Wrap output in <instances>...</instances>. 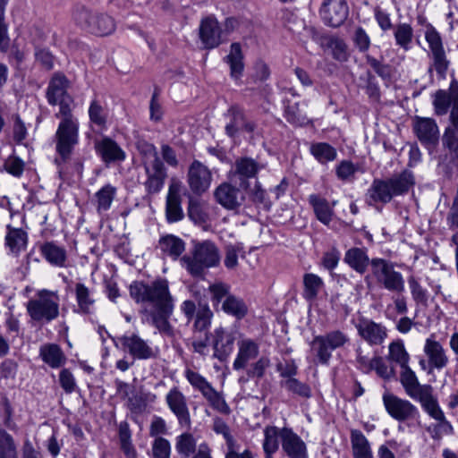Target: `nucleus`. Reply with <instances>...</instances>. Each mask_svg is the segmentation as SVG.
<instances>
[{"label":"nucleus","mask_w":458,"mask_h":458,"mask_svg":"<svg viewBox=\"0 0 458 458\" xmlns=\"http://www.w3.org/2000/svg\"><path fill=\"white\" fill-rule=\"evenodd\" d=\"M424 352L428 357L429 365L437 369H442L448 364V357L442 344L433 339L428 338L424 345Z\"/></svg>","instance_id":"obj_29"},{"label":"nucleus","mask_w":458,"mask_h":458,"mask_svg":"<svg viewBox=\"0 0 458 458\" xmlns=\"http://www.w3.org/2000/svg\"><path fill=\"white\" fill-rule=\"evenodd\" d=\"M187 213L189 218L195 224L201 225L207 222L208 215L203 210L200 202L192 197L189 199Z\"/></svg>","instance_id":"obj_58"},{"label":"nucleus","mask_w":458,"mask_h":458,"mask_svg":"<svg viewBox=\"0 0 458 458\" xmlns=\"http://www.w3.org/2000/svg\"><path fill=\"white\" fill-rule=\"evenodd\" d=\"M425 39L430 49L433 67L441 78H445L449 67L445 51L444 49L443 40L439 32L430 24L425 27Z\"/></svg>","instance_id":"obj_11"},{"label":"nucleus","mask_w":458,"mask_h":458,"mask_svg":"<svg viewBox=\"0 0 458 458\" xmlns=\"http://www.w3.org/2000/svg\"><path fill=\"white\" fill-rule=\"evenodd\" d=\"M309 203L312 207L315 216L324 225H329L334 214L333 207L329 202L318 194L309 196Z\"/></svg>","instance_id":"obj_36"},{"label":"nucleus","mask_w":458,"mask_h":458,"mask_svg":"<svg viewBox=\"0 0 458 458\" xmlns=\"http://www.w3.org/2000/svg\"><path fill=\"white\" fill-rule=\"evenodd\" d=\"M395 43L404 51L411 49V45L413 38V30L408 23H400L394 28Z\"/></svg>","instance_id":"obj_48"},{"label":"nucleus","mask_w":458,"mask_h":458,"mask_svg":"<svg viewBox=\"0 0 458 458\" xmlns=\"http://www.w3.org/2000/svg\"><path fill=\"white\" fill-rule=\"evenodd\" d=\"M303 297L308 301L317 298L318 293L324 286V282L318 276L307 273L303 276Z\"/></svg>","instance_id":"obj_43"},{"label":"nucleus","mask_w":458,"mask_h":458,"mask_svg":"<svg viewBox=\"0 0 458 458\" xmlns=\"http://www.w3.org/2000/svg\"><path fill=\"white\" fill-rule=\"evenodd\" d=\"M282 450L288 458H308L306 443L291 428H283Z\"/></svg>","instance_id":"obj_20"},{"label":"nucleus","mask_w":458,"mask_h":458,"mask_svg":"<svg viewBox=\"0 0 458 458\" xmlns=\"http://www.w3.org/2000/svg\"><path fill=\"white\" fill-rule=\"evenodd\" d=\"M358 335L369 345H381L388 335L387 328L381 323L362 318L355 325Z\"/></svg>","instance_id":"obj_15"},{"label":"nucleus","mask_w":458,"mask_h":458,"mask_svg":"<svg viewBox=\"0 0 458 458\" xmlns=\"http://www.w3.org/2000/svg\"><path fill=\"white\" fill-rule=\"evenodd\" d=\"M408 284L411 291V297L417 304H426L428 300V293L424 288L419 279L414 276L408 277Z\"/></svg>","instance_id":"obj_56"},{"label":"nucleus","mask_w":458,"mask_h":458,"mask_svg":"<svg viewBox=\"0 0 458 458\" xmlns=\"http://www.w3.org/2000/svg\"><path fill=\"white\" fill-rule=\"evenodd\" d=\"M59 301L57 292L39 290L35 298L28 301L27 312L32 320L47 324L58 318Z\"/></svg>","instance_id":"obj_6"},{"label":"nucleus","mask_w":458,"mask_h":458,"mask_svg":"<svg viewBox=\"0 0 458 458\" xmlns=\"http://www.w3.org/2000/svg\"><path fill=\"white\" fill-rule=\"evenodd\" d=\"M283 428L267 426L264 428V440L262 443L265 458H273V454L279 448V441L282 443Z\"/></svg>","instance_id":"obj_37"},{"label":"nucleus","mask_w":458,"mask_h":458,"mask_svg":"<svg viewBox=\"0 0 458 458\" xmlns=\"http://www.w3.org/2000/svg\"><path fill=\"white\" fill-rule=\"evenodd\" d=\"M171 455V444L162 437L155 438L152 444V456L153 458H170Z\"/></svg>","instance_id":"obj_61"},{"label":"nucleus","mask_w":458,"mask_h":458,"mask_svg":"<svg viewBox=\"0 0 458 458\" xmlns=\"http://www.w3.org/2000/svg\"><path fill=\"white\" fill-rule=\"evenodd\" d=\"M162 252L174 259H177L185 250V242L179 237L167 234L159 240Z\"/></svg>","instance_id":"obj_39"},{"label":"nucleus","mask_w":458,"mask_h":458,"mask_svg":"<svg viewBox=\"0 0 458 458\" xmlns=\"http://www.w3.org/2000/svg\"><path fill=\"white\" fill-rule=\"evenodd\" d=\"M310 154L321 164L334 161L337 157L336 149L327 142H315L310 145Z\"/></svg>","instance_id":"obj_41"},{"label":"nucleus","mask_w":458,"mask_h":458,"mask_svg":"<svg viewBox=\"0 0 458 458\" xmlns=\"http://www.w3.org/2000/svg\"><path fill=\"white\" fill-rule=\"evenodd\" d=\"M222 310L238 319L245 317L248 309L244 301L234 295H228L222 303Z\"/></svg>","instance_id":"obj_44"},{"label":"nucleus","mask_w":458,"mask_h":458,"mask_svg":"<svg viewBox=\"0 0 458 458\" xmlns=\"http://www.w3.org/2000/svg\"><path fill=\"white\" fill-rule=\"evenodd\" d=\"M95 148L106 164L122 162L126 158V154L123 148L109 137H104L97 141Z\"/></svg>","instance_id":"obj_27"},{"label":"nucleus","mask_w":458,"mask_h":458,"mask_svg":"<svg viewBox=\"0 0 458 458\" xmlns=\"http://www.w3.org/2000/svg\"><path fill=\"white\" fill-rule=\"evenodd\" d=\"M27 243L28 234L24 230L7 225L5 246L10 250L11 253L18 255L26 249Z\"/></svg>","instance_id":"obj_34"},{"label":"nucleus","mask_w":458,"mask_h":458,"mask_svg":"<svg viewBox=\"0 0 458 458\" xmlns=\"http://www.w3.org/2000/svg\"><path fill=\"white\" fill-rule=\"evenodd\" d=\"M75 23L81 28L91 32L95 14L83 5L77 6L72 14Z\"/></svg>","instance_id":"obj_54"},{"label":"nucleus","mask_w":458,"mask_h":458,"mask_svg":"<svg viewBox=\"0 0 458 458\" xmlns=\"http://www.w3.org/2000/svg\"><path fill=\"white\" fill-rule=\"evenodd\" d=\"M212 316L213 313L208 305L199 307L193 325L195 335H205V333H208Z\"/></svg>","instance_id":"obj_46"},{"label":"nucleus","mask_w":458,"mask_h":458,"mask_svg":"<svg viewBox=\"0 0 458 458\" xmlns=\"http://www.w3.org/2000/svg\"><path fill=\"white\" fill-rule=\"evenodd\" d=\"M212 181L210 170L201 162L194 160L188 170V184L191 191L198 195L209 188Z\"/></svg>","instance_id":"obj_17"},{"label":"nucleus","mask_w":458,"mask_h":458,"mask_svg":"<svg viewBox=\"0 0 458 458\" xmlns=\"http://www.w3.org/2000/svg\"><path fill=\"white\" fill-rule=\"evenodd\" d=\"M413 184V175L407 170L386 179H374L367 191V202L371 206L387 204L394 197L408 192Z\"/></svg>","instance_id":"obj_2"},{"label":"nucleus","mask_w":458,"mask_h":458,"mask_svg":"<svg viewBox=\"0 0 458 458\" xmlns=\"http://www.w3.org/2000/svg\"><path fill=\"white\" fill-rule=\"evenodd\" d=\"M327 46L332 50L333 57L339 62H345L348 59L347 46L345 42L335 37L327 38Z\"/></svg>","instance_id":"obj_59"},{"label":"nucleus","mask_w":458,"mask_h":458,"mask_svg":"<svg viewBox=\"0 0 458 458\" xmlns=\"http://www.w3.org/2000/svg\"><path fill=\"white\" fill-rule=\"evenodd\" d=\"M383 403L387 413L395 420L408 422V425H420V411L409 400L400 398L393 394H385Z\"/></svg>","instance_id":"obj_9"},{"label":"nucleus","mask_w":458,"mask_h":458,"mask_svg":"<svg viewBox=\"0 0 458 458\" xmlns=\"http://www.w3.org/2000/svg\"><path fill=\"white\" fill-rule=\"evenodd\" d=\"M0 458H19L15 440L6 430L0 431Z\"/></svg>","instance_id":"obj_50"},{"label":"nucleus","mask_w":458,"mask_h":458,"mask_svg":"<svg viewBox=\"0 0 458 458\" xmlns=\"http://www.w3.org/2000/svg\"><path fill=\"white\" fill-rule=\"evenodd\" d=\"M175 449L179 454L189 458L197 451L193 435L189 432L179 435L175 439Z\"/></svg>","instance_id":"obj_49"},{"label":"nucleus","mask_w":458,"mask_h":458,"mask_svg":"<svg viewBox=\"0 0 458 458\" xmlns=\"http://www.w3.org/2000/svg\"><path fill=\"white\" fill-rule=\"evenodd\" d=\"M262 168L263 165L251 157H240L235 160L233 174L238 178L240 187L246 190L248 180L255 178Z\"/></svg>","instance_id":"obj_22"},{"label":"nucleus","mask_w":458,"mask_h":458,"mask_svg":"<svg viewBox=\"0 0 458 458\" xmlns=\"http://www.w3.org/2000/svg\"><path fill=\"white\" fill-rule=\"evenodd\" d=\"M226 115L229 122L225 131L230 138H235L240 133L252 134L258 127L256 121L239 106H232Z\"/></svg>","instance_id":"obj_12"},{"label":"nucleus","mask_w":458,"mask_h":458,"mask_svg":"<svg viewBox=\"0 0 458 458\" xmlns=\"http://www.w3.org/2000/svg\"><path fill=\"white\" fill-rule=\"evenodd\" d=\"M24 162L16 156L8 157L4 163V170L14 177H21L24 171Z\"/></svg>","instance_id":"obj_63"},{"label":"nucleus","mask_w":458,"mask_h":458,"mask_svg":"<svg viewBox=\"0 0 458 458\" xmlns=\"http://www.w3.org/2000/svg\"><path fill=\"white\" fill-rule=\"evenodd\" d=\"M184 376L190 385L200 392L202 396L212 387V385L202 375L190 369L185 370Z\"/></svg>","instance_id":"obj_55"},{"label":"nucleus","mask_w":458,"mask_h":458,"mask_svg":"<svg viewBox=\"0 0 458 458\" xmlns=\"http://www.w3.org/2000/svg\"><path fill=\"white\" fill-rule=\"evenodd\" d=\"M209 406L221 414L228 415L231 409L227 404L222 392L216 391L213 386L203 395Z\"/></svg>","instance_id":"obj_45"},{"label":"nucleus","mask_w":458,"mask_h":458,"mask_svg":"<svg viewBox=\"0 0 458 458\" xmlns=\"http://www.w3.org/2000/svg\"><path fill=\"white\" fill-rule=\"evenodd\" d=\"M285 118L289 123L298 126H302L310 123L309 118L300 111L298 103L286 107Z\"/></svg>","instance_id":"obj_60"},{"label":"nucleus","mask_w":458,"mask_h":458,"mask_svg":"<svg viewBox=\"0 0 458 458\" xmlns=\"http://www.w3.org/2000/svg\"><path fill=\"white\" fill-rule=\"evenodd\" d=\"M349 8L344 0H326L320 8L324 22L331 27H339L347 19Z\"/></svg>","instance_id":"obj_16"},{"label":"nucleus","mask_w":458,"mask_h":458,"mask_svg":"<svg viewBox=\"0 0 458 458\" xmlns=\"http://www.w3.org/2000/svg\"><path fill=\"white\" fill-rule=\"evenodd\" d=\"M138 149L141 156V163L143 166L162 161L158 156L157 148L151 143L140 141L138 143Z\"/></svg>","instance_id":"obj_53"},{"label":"nucleus","mask_w":458,"mask_h":458,"mask_svg":"<svg viewBox=\"0 0 458 458\" xmlns=\"http://www.w3.org/2000/svg\"><path fill=\"white\" fill-rule=\"evenodd\" d=\"M180 263L191 276L199 277L206 269L219 265L220 252L214 242L203 241L196 243L191 253L182 256Z\"/></svg>","instance_id":"obj_4"},{"label":"nucleus","mask_w":458,"mask_h":458,"mask_svg":"<svg viewBox=\"0 0 458 458\" xmlns=\"http://www.w3.org/2000/svg\"><path fill=\"white\" fill-rule=\"evenodd\" d=\"M165 403L171 412L176 417L181 427L190 428L191 419L187 397L177 387L171 388L165 395Z\"/></svg>","instance_id":"obj_14"},{"label":"nucleus","mask_w":458,"mask_h":458,"mask_svg":"<svg viewBox=\"0 0 458 458\" xmlns=\"http://www.w3.org/2000/svg\"><path fill=\"white\" fill-rule=\"evenodd\" d=\"M115 23L114 19L106 14H95L91 32L98 36H106L114 31Z\"/></svg>","instance_id":"obj_47"},{"label":"nucleus","mask_w":458,"mask_h":458,"mask_svg":"<svg viewBox=\"0 0 458 458\" xmlns=\"http://www.w3.org/2000/svg\"><path fill=\"white\" fill-rule=\"evenodd\" d=\"M143 167L147 177L143 182L146 192L150 195L158 193L163 189L167 177L164 163L161 161L152 165L148 164Z\"/></svg>","instance_id":"obj_21"},{"label":"nucleus","mask_w":458,"mask_h":458,"mask_svg":"<svg viewBox=\"0 0 458 458\" xmlns=\"http://www.w3.org/2000/svg\"><path fill=\"white\" fill-rule=\"evenodd\" d=\"M116 195V188L111 184H106L95 193L97 211L102 213L111 208Z\"/></svg>","instance_id":"obj_42"},{"label":"nucleus","mask_w":458,"mask_h":458,"mask_svg":"<svg viewBox=\"0 0 458 458\" xmlns=\"http://www.w3.org/2000/svg\"><path fill=\"white\" fill-rule=\"evenodd\" d=\"M55 116L60 120L54 136L55 152L58 155L55 163L60 166L70 160L74 148L79 143L80 123L72 111L55 114Z\"/></svg>","instance_id":"obj_3"},{"label":"nucleus","mask_w":458,"mask_h":458,"mask_svg":"<svg viewBox=\"0 0 458 458\" xmlns=\"http://www.w3.org/2000/svg\"><path fill=\"white\" fill-rule=\"evenodd\" d=\"M74 292L77 302V312L83 315L92 314L94 312L96 301L89 288L82 283H77Z\"/></svg>","instance_id":"obj_32"},{"label":"nucleus","mask_w":458,"mask_h":458,"mask_svg":"<svg viewBox=\"0 0 458 458\" xmlns=\"http://www.w3.org/2000/svg\"><path fill=\"white\" fill-rule=\"evenodd\" d=\"M413 129L422 144L434 146L438 141L439 131L434 119L416 117Z\"/></svg>","instance_id":"obj_24"},{"label":"nucleus","mask_w":458,"mask_h":458,"mask_svg":"<svg viewBox=\"0 0 458 458\" xmlns=\"http://www.w3.org/2000/svg\"><path fill=\"white\" fill-rule=\"evenodd\" d=\"M216 201L228 210L239 208L245 196L241 190L231 183L223 182L214 191Z\"/></svg>","instance_id":"obj_19"},{"label":"nucleus","mask_w":458,"mask_h":458,"mask_svg":"<svg viewBox=\"0 0 458 458\" xmlns=\"http://www.w3.org/2000/svg\"><path fill=\"white\" fill-rule=\"evenodd\" d=\"M350 438L353 458H374L370 444L360 430L352 429Z\"/></svg>","instance_id":"obj_35"},{"label":"nucleus","mask_w":458,"mask_h":458,"mask_svg":"<svg viewBox=\"0 0 458 458\" xmlns=\"http://www.w3.org/2000/svg\"><path fill=\"white\" fill-rule=\"evenodd\" d=\"M89 117L90 122L98 127H104L106 125L107 114L98 100L93 99L90 102Z\"/></svg>","instance_id":"obj_57"},{"label":"nucleus","mask_w":458,"mask_h":458,"mask_svg":"<svg viewBox=\"0 0 458 458\" xmlns=\"http://www.w3.org/2000/svg\"><path fill=\"white\" fill-rule=\"evenodd\" d=\"M181 204L180 185L173 182L169 185L165 203V216L169 223H175L183 218L184 214Z\"/></svg>","instance_id":"obj_28"},{"label":"nucleus","mask_w":458,"mask_h":458,"mask_svg":"<svg viewBox=\"0 0 458 458\" xmlns=\"http://www.w3.org/2000/svg\"><path fill=\"white\" fill-rule=\"evenodd\" d=\"M344 262L356 273L363 275L368 267L372 271L373 259H369L368 249L365 247H352L344 253Z\"/></svg>","instance_id":"obj_25"},{"label":"nucleus","mask_w":458,"mask_h":458,"mask_svg":"<svg viewBox=\"0 0 458 458\" xmlns=\"http://www.w3.org/2000/svg\"><path fill=\"white\" fill-rule=\"evenodd\" d=\"M225 62L230 66L231 77L237 81L243 73V54L240 43H233L230 47V53L224 58Z\"/></svg>","instance_id":"obj_33"},{"label":"nucleus","mask_w":458,"mask_h":458,"mask_svg":"<svg viewBox=\"0 0 458 458\" xmlns=\"http://www.w3.org/2000/svg\"><path fill=\"white\" fill-rule=\"evenodd\" d=\"M387 360L404 368L409 365L410 355L402 340L393 341L388 346Z\"/></svg>","instance_id":"obj_40"},{"label":"nucleus","mask_w":458,"mask_h":458,"mask_svg":"<svg viewBox=\"0 0 458 458\" xmlns=\"http://www.w3.org/2000/svg\"><path fill=\"white\" fill-rule=\"evenodd\" d=\"M238 352L233 360L234 370L243 369L250 361L258 358L259 354V344L251 338H242L238 341Z\"/></svg>","instance_id":"obj_23"},{"label":"nucleus","mask_w":458,"mask_h":458,"mask_svg":"<svg viewBox=\"0 0 458 458\" xmlns=\"http://www.w3.org/2000/svg\"><path fill=\"white\" fill-rule=\"evenodd\" d=\"M174 304L146 310V321L154 326L161 334L173 335V328L168 319L173 314Z\"/></svg>","instance_id":"obj_26"},{"label":"nucleus","mask_w":458,"mask_h":458,"mask_svg":"<svg viewBox=\"0 0 458 458\" xmlns=\"http://www.w3.org/2000/svg\"><path fill=\"white\" fill-rule=\"evenodd\" d=\"M39 357L52 369L61 368L66 362L65 354L56 344H46L40 346Z\"/></svg>","instance_id":"obj_31"},{"label":"nucleus","mask_w":458,"mask_h":458,"mask_svg":"<svg viewBox=\"0 0 458 458\" xmlns=\"http://www.w3.org/2000/svg\"><path fill=\"white\" fill-rule=\"evenodd\" d=\"M400 382L406 394L412 400L419 402L423 411L429 417L448 424L445 421V413L439 406L437 398L433 394V387L430 385H421L415 372L409 365L402 368Z\"/></svg>","instance_id":"obj_1"},{"label":"nucleus","mask_w":458,"mask_h":458,"mask_svg":"<svg viewBox=\"0 0 458 458\" xmlns=\"http://www.w3.org/2000/svg\"><path fill=\"white\" fill-rule=\"evenodd\" d=\"M234 336L232 332H229L223 327L215 330L214 335V349L216 354L219 358L228 355L233 350Z\"/></svg>","instance_id":"obj_38"},{"label":"nucleus","mask_w":458,"mask_h":458,"mask_svg":"<svg viewBox=\"0 0 458 458\" xmlns=\"http://www.w3.org/2000/svg\"><path fill=\"white\" fill-rule=\"evenodd\" d=\"M282 387L285 388L287 391L293 393L302 398H310L311 396V389L310 387L297 378H287L282 380L280 382Z\"/></svg>","instance_id":"obj_52"},{"label":"nucleus","mask_w":458,"mask_h":458,"mask_svg":"<svg viewBox=\"0 0 458 458\" xmlns=\"http://www.w3.org/2000/svg\"><path fill=\"white\" fill-rule=\"evenodd\" d=\"M458 97V94L454 98H451L450 94L445 90L439 89L435 93L433 106L435 109V113L437 115H444L447 114L448 109L453 104L452 108L454 107V99Z\"/></svg>","instance_id":"obj_51"},{"label":"nucleus","mask_w":458,"mask_h":458,"mask_svg":"<svg viewBox=\"0 0 458 458\" xmlns=\"http://www.w3.org/2000/svg\"><path fill=\"white\" fill-rule=\"evenodd\" d=\"M40 253L52 266L57 267H66L67 251L64 247L54 242H47L40 246Z\"/></svg>","instance_id":"obj_30"},{"label":"nucleus","mask_w":458,"mask_h":458,"mask_svg":"<svg viewBox=\"0 0 458 458\" xmlns=\"http://www.w3.org/2000/svg\"><path fill=\"white\" fill-rule=\"evenodd\" d=\"M199 34L207 49L216 48L223 42V29L214 16H208L201 20Z\"/></svg>","instance_id":"obj_18"},{"label":"nucleus","mask_w":458,"mask_h":458,"mask_svg":"<svg viewBox=\"0 0 458 458\" xmlns=\"http://www.w3.org/2000/svg\"><path fill=\"white\" fill-rule=\"evenodd\" d=\"M69 81L64 75L55 74L48 83L46 97L51 106H59L56 114L72 111V98L68 94Z\"/></svg>","instance_id":"obj_10"},{"label":"nucleus","mask_w":458,"mask_h":458,"mask_svg":"<svg viewBox=\"0 0 458 458\" xmlns=\"http://www.w3.org/2000/svg\"><path fill=\"white\" fill-rule=\"evenodd\" d=\"M269 366L270 360L267 357L262 356L250 366L247 369V375L250 378H262Z\"/></svg>","instance_id":"obj_62"},{"label":"nucleus","mask_w":458,"mask_h":458,"mask_svg":"<svg viewBox=\"0 0 458 458\" xmlns=\"http://www.w3.org/2000/svg\"><path fill=\"white\" fill-rule=\"evenodd\" d=\"M442 140L445 147L458 155V127H447Z\"/></svg>","instance_id":"obj_64"},{"label":"nucleus","mask_w":458,"mask_h":458,"mask_svg":"<svg viewBox=\"0 0 458 458\" xmlns=\"http://www.w3.org/2000/svg\"><path fill=\"white\" fill-rule=\"evenodd\" d=\"M377 284L393 294H403L405 280L403 274L395 269V264L383 258H373L370 273Z\"/></svg>","instance_id":"obj_7"},{"label":"nucleus","mask_w":458,"mask_h":458,"mask_svg":"<svg viewBox=\"0 0 458 458\" xmlns=\"http://www.w3.org/2000/svg\"><path fill=\"white\" fill-rule=\"evenodd\" d=\"M130 295L137 303H148L152 309L174 304L168 282L165 279L156 280L149 284L134 281L130 285Z\"/></svg>","instance_id":"obj_5"},{"label":"nucleus","mask_w":458,"mask_h":458,"mask_svg":"<svg viewBox=\"0 0 458 458\" xmlns=\"http://www.w3.org/2000/svg\"><path fill=\"white\" fill-rule=\"evenodd\" d=\"M349 341L348 335L343 331L332 330L325 335H316L310 343V352L316 363L328 365L332 352L344 347Z\"/></svg>","instance_id":"obj_8"},{"label":"nucleus","mask_w":458,"mask_h":458,"mask_svg":"<svg viewBox=\"0 0 458 458\" xmlns=\"http://www.w3.org/2000/svg\"><path fill=\"white\" fill-rule=\"evenodd\" d=\"M123 349L136 360H151L157 356L158 349L153 347L138 334H126L120 337Z\"/></svg>","instance_id":"obj_13"}]
</instances>
